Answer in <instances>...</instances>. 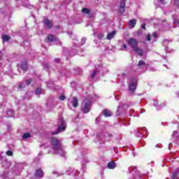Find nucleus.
I'll return each instance as SVG.
<instances>
[{
    "label": "nucleus",
    "mask_w": 179,
    "mask_h": 179,
    "mask_svg": "<svg viewBox=\"0 0 179 179\" xmlns=\"http://www.w3.org/2000/svg\"><path fill=\"white\" fill-rule=\"evenodd\" d=\"M145 65H146V63L145 62V61L139 60V62L138 63V66H143Z\"/></svg>",
    "instance_id": "20"
},
{
    "label": "nucleus",
    "mask_w": 179,
    "mask_h": 179,
    "mask_svg": "<svg viewBox=\"0 0 179 179\" xmlns=\"http://www.w3.org/2000/svg\"><path fill=\"white\" fill-rule=\"evenodd\" d=\"M107 166L108 169H110V170H113L115 167L117 166V164H115V162H114V161H111L108 163Z\"/></svg>",
    "instance_id": "17"
},
{
    "label": "nucleus",
    "mask_w": 179,
    "mask_h": 179,
    "mask_svg": "<svg viewBox=\"0 0 179 179\" xmlns=\"http://www.w3.org/2000/svg\"><path fill=\"white\" fill-rule=\"evenodd\" d=\"M178 24H179V21H178Z\"/></svg>",
    "instance_id": "40"
},
{
    "label": "nucleus",
    "mask_w": 179,
    "mask_h": 179,
    "mask_svg": "<svg viewBox=\"0 0 179 179\" xmlns=\"http://www.w3.org/2000/svg\"><path fill=\"white\" fill-rule=\"evenodd\" d=\"M43 23L45 24V26H46V27L49 28V29H52V21H51L50 19H45L43 21Z\"/></svg>",
    "instance_id": "10"
},
{
    "label": "nucleus",
    "mask_w": 179,
    "mask_h": 179,
    "mask_svg": "<svg viewBox=\"0 0 179 179\" xmlns=\"http://www.w3.org/2000/svg\"><path fill=\"white\" fill-rule=\"evenodd\" d=\"M83 41H84V43H86V38H83Z\"/></svg>",
    "instance_id": "39"
},
{
    "label": "nucleus",
    "mask_w": 179,
    "mask_h": 179,
    "mask_svg": "<svg viewBox=\"0 0 179 179\" xmlns=\"http://www.w3.org/2000/svg\"><path fill=\"white\" fill-rule=\"evenodd\" d=\"M21 69L23 72H27L29 70V64L27 63V60H23L21 62Z\"/></svg>",
    "instance_id": "7"
},
{
    "label": "nucleus",
    "mask_w": 179,
    "mask_h": 179,
    "mask_svg": "<svg viewBox=\"0 0 179 179\" xmlns=\"http://www.w3.org/2000/svg\"><path fill=\"white\" fill-rule=\"evenodd\" d=\"M23 87H24V86H23V84H20L18 85V89H23Z\"/></svg>",
    "instance_id": "32"
},
{
    "label": "nucleus",
    "mask_w": 179,
    "mask_h": 179,
    "mask_svg": "<svg viewBox=\"0 0 179 179\" xmlns=\"http://www.w3.org/2000/svg\"><path fill=\"white\" fill-rule=\"evenodd\" d=\"M91 107L92 103L90 101L85 102L82 110L83 113H84V114H87V113H90V110H92Z\"/></svg>",
    "instance_id": "3"
},
{
    "label": "nucleus",
    "mask_w": 179,
    "mask_h": 179,
    "mask_svg": "<svg viewBox=\"0 0 179 179\" xmlns=\"http://www.w3.org/2000/svg\"><path fill=\"white\" fill-rule=\"evenodd\" d=\"M36 94H41V88L38 87L35 91Z\"/></svg>",
    "instance_id": "22"
},
{
    "label": "nucleus",
    "mask_w": 179,
    "mask_h": 179,
    "mask_svg": "<svg viewBox=\"0 0 179 179\" xmlns=\"http://www.w3.org/2000/svg\"><path fill=\"white\" fill-rule=\"evenodd\" d=\"M136 86H138V79L136 78H131V83L129 85V90L134 93L136 90Z\"/></svg>",
    "instance_id": "2"
},
{
    "label": "nucleus",
    "mask_w": 179,
    "mask_h": 179,
    "mask_svg": "<svg viewBox=\"0 0 179 179\" xmlns=\"http://www.w3.org/2000/svg\"><path fill=\"white\" fill-rule=\"evenodd\" d=\"M102 115H103L105 118H108L109 117H113V113L108 109H103L102 110Z\"/></svg>",
    "instance_id": "9"
},
{
    "label": "nucleus",
    "mask_w": 179,
    "mask_h": 179,
    "mask_svg": "<svg viewBox=\"0 0 179 179\" xmlns=\"http://www.w3.org/2000/svg\"><path fill=\"white\" fill-rule=\"evenodd\" d=\"M1 38L3 40V43H6L8 41H10V40L12 38L8 34H3V35L1 36Z\"/></svg>",
    "instance_id": "16"
},
{
    "label": "nucleus",
    "mask_w": 179,
    "mask_h": 179,
    "mask_svg": "<svg viewBox=\"0 0 179 179\" xmlns=\"http://www.w3.org/2000/svg\"><path fill=\"white\" fill-rule=\"evenodd\" d=\"M179 178V174L178 173H173L171 179Z\"/></svg>",
    "instance_id": "21"
},
{
    "label": "nucleus",
    "mask_w": 179,
    "mask_h": 179,
    "mask_svg": "<svg viewBox=\"0 0 179 179\" xmlns=\"http://www.w3.org/2000/svg\"><path fill=\"white\" fill-rule=\"evenodd\" d=\"M66 128V124L65 123V121L61 120V124L58 127V131L52 132V135H57V134H59L61 131H65Z\"/></svg>",
    "instance_id": "4"
},
{
    "label": "nucleus",
    "mask_w": 179,
    "mask_h": 179,
    "mask_svg": "<svg viewBox=\"0 0 179 179\" xmlns=\"http://www.w3.org/2000/svg\"><path fill=\"white\" fill-rule=\"evenodd\" d=\"M45 67L47 69H50V65H48V64H45Z\"/></svg>",
    "instance_id": "36"
},
{
    "label": "nucleus",
    "mask_w": 179,
    "mask_h": 179,
    "mask_svg": "<svg viewBox=\"0 0 179 179\" xmlns=\"http://www.w3.org/2000/svg\"><path fill=\"white\" fill-rule=\"evenodd\" d=\"M97 75V70H94L93 73L91 74V78H94V76Z\"/></svg>",
    "instance_id": "23"
},
{
    "label": "nucleus",
    "mask_w": 179,
    "mask_h": 179,
    "mask_svg": "<svg viewBox=\"0 0 179 179\" xmlns=\"http://www.w3.org/2000/svg\"><path fill=\"white\" fill-rule=\"evenodd\" d=\"M34 176L37 178H43L44 177V171L41 169H36Z\"/></svg>",
    "instance_id": "8"
},
{
    "label": "nucleus",
    "mask_w": 179,
    "mask_h": 179,
    "mask_svg": "<svg viewBox=\"0 0 179 179\" xmlns=\"http://www.w3.org/2000/svg\"><path fill=\"white\" fill-rule=\"evenodd\" d=\"M81 12H83V13H85L86 15L90 14V10L87 8H82Z\"/></svg>",
    "instance_id": "18"
},
{
    "label": "nucleus",
    "mask_w": 179,
    "mask_h": 179,
    "mask_svg": "<svg viewBox=\"0 0 179 179\" xmlns=\"http://www.w3.org/2000/svg\"><path fill=\"white\" fill-rule=\"evenodd\" d=\"M127 43L129 45H130V47L132 48V50L138 47V41H136V39H135L134 38H129Z\"/></svg>",
    "instance_id": "5"
},
{
    "label": "nucleus",
    "mask_w": 179,
    "mask_h": 179,
    "mask_svg": "<svg viewBox=\"0 0 179 179\" xmlns=\"http://www.w3.org/2000/svg\"><path fill=\"white\" fill-rule=\"evenodd\" d=\"M60 28H61V27H59V25L55 26V29H57V30H59Z\"/></svg>",
    "instance_id": "35"
},
{
    "label": "nucleus",
    "mask_w": 179,
    "mask_h": 179,
    "mask_svg": "<svg viewBox=\"0 0 179 179\" xmlns=\"http://www.w3.org/2000/svg\"><path fill=\"white\" fill-rule=\"evenodd\" d=\"M176 5L179 8V0H174Z\"/></svg>",
    "instance_id": "31"
},
{
    "label": "nucleus",
    "mask_w": 179,
    "mask_h": 179,
    "mask_svg": "<svg viewBox=\"0 0 179 179\" xmlns=\"http://www.w3.org/2000/svg\"><path fill=\"white\" fill-rule=\"evenodd\" d=\"M31 82H33V79L30 78L29 80H26L27 85L29 86V85H31Z\"/></svg>",
    "instance_id": "24"
},
{
    "label": "nucleus",
    "mask_w": 179,
    "mask_h": 179,
    "mask_svg": "<svg viewBox=\"0 0 179 179\" xmlns=\"http://www.w3.org/2000/svg\"><path fill=\"white\" fill-rule=\"evenodd\" d=\"M150 40H152V38H150V34H148L147 35V41H150Z\"/></svg>",
    "instance_id": "28"
},
{
    "label": "nucleus",
    "mask_w": 179,
    "mask_h": 179,
    "mask_svg": "<svg viewBox=\"0 0 179 179\" xmlns=\"http://www.w3.org/2000/svg\"><path fill=\"white\" fill-rule=\"evenodd\" d=\"M71 104L73 107H74V108H76V107L79 106V100L78 99V98L73 97Z\"/></svg>",
    "instance_id": "12"
},
{
    "label": "nucleus",
    "mask_w": 179,
    "mask_h": 179,
    "mask_svg": "<svg viewBox=\"0 0 179 179\" xmlns=\"http://www.w3.org/2000/svg\"><path fill=\"white\" fill-rule=\"evenodd\" d=\"M65 99H66V97L65 96V95H62L59 97V100H60V101H64V100H65Z\"/></svg>",
    "instance_id": "25"
},
{
    "label": "nucleus",
    "mask_w": 179,
    "mask_h": 179,
    "mask_svg": "<svg viewBox=\"0 0 179 179\" xmlns=\"http://www.w3.org/2000/svg\"><path fill=\"white\" fill-rule=\"evenodd\" d=\"M51 143L53 150L57 152H58V150H62V143H61V140L55 137H52Z\"/></svg>",
    "instance_id": "1"
},
{
    "label": "nucleus",
    "mask_w": 179,
    "mask_h": 179,
    "mask_svg": "<svg viewBox=\"0 0 179 179\" xmlns=\"http://www.w3.org/2000/svg\"><path fill=\"white\" fill-rule=\"evenodd\" d=\"M115 34H117V31H113L108 33L106 36L107 40H111V38H114V37H115Z\"/></svg>",
    "instance_id": "15"
},
{
    "label": "nucleus",
    "mask_w": 179,
    "mask_h": 179,
    "mask_svg": "<svg viewBox=\"0 0 179 179\" xmlns=\"http://www.w3.org/2000/svg\"><path fill=\"white\" fill-rule=\"evenodd\" d=\"M128 26L131 29H134V27H135V26H136V19H131V20H129L128 22Z\"/></svg>",
    "instance_id": "14"
},
{
    "label": "nucleus",
    "mask_w": 179,
    "mask_h": 179,
    "mask_svg": "<svg viewBox=\"0 0 179 179\" xmlns=\"http://www.w3.org/2000/svg\"><path fill=\"white\" fill-rule=\"evenodd\" d=\"M141 33H142V31H141V29H139V30L137 31L138 36H139V34H141Z\"/></svg>",
    "instance_id": "37"
},
{
    "label": "nucleus",
    "mask_w": 179,
    "mask_h": 179,
    "mask_svg": "<svg viewBox=\"0 0 179 179\" xmlns=\"http://www.w3.org/2000/svg\"><path fill=\"white\" fill-rule=\"evenodd\" d=\"M133 50L134 51V52H136V54H138V55H140V57H142V55H143V50L141 48H139V47H138V46H136V48H134L133 49Z\"/></svg>",
    "instance_id": "11"
},
{
    "label": "nucleus",
    "mask_w": 179,
    "mask_h": 179,
    "mask_svg": "<svg viewBox=\"0 0 179 179\" xmlns=\"http://www.w3.org/2000/svg\"><path fill=\"white\" fill-rule=\"evenodd\" d=\"M31 135L30 134V133H25L22 136V139H29V138H31Z\"/></svg>",
    "instance_id": "19"
},
{
    "label": "nucleus",
    "mask_w": 179,
    "mask_h": 179,
    "mask_svg": "<svg viewBox=\"0 0 179 179\" xmlns=\"http://www.w3.org/2000/svg\"><path fill=\"white\" fill-rule=\"evenodd\" d=\"M123 48H124L125 50H127V48H128V46L127 45V44H123L122 45Z\"/></svg>",
    "instance_id": "34"
},
{
    "label": "nucleus",
    "mask_w": 179,
    "mask_h": 179,
    "mask_svg": "<svg viewBox=\"0 0 179 179\" xmlns=\"http://www.w3.org/2000/svg\"><path fill=\"white\" fill-rule=\"evenodd\" d=\"M98 38H99V40H101V38H104V34H101L98 36Z\"/></svg>",
    "instance_id": "27"
},
{
    "label": "nucleus",
    "mask_w": 179,
    "mask_h": 179,
    "mask_svg": "<svg viewBox=\"0 0 179 179\" xmlns=\"http://www.w3.org/2000/svg\"><path fill=\"white\" fill-rule=\"evenodd\" d=\"M152 36L153 37H155V38H156V37H157V34H156V32L152 33Z\"/></svg>",
    "instance_id": "33"
},
{
    "label": "nucleus",
    "mask_w": 179,
    "mask_h": 179,
    "mask_svg": "<svg viewBox=\"0 0 179 179\" xmlns=\"http://www.w3.org/2000/svg\"><path fill=\"white\" fill-rule=\"evenodd\" d=\"M57 40H58V38H57V36H55V35L53 34H49L48 36V41L50 43H52L54 41H57Z\"/></svg>",
    "instance_id": "13"
},
{
    "label": "nucleus",
    "mask_w": 179,
    "mask_h": 179,
    "mask_svg": "<svg viewBox=\"0 0 179 179\" xmlns=\"http://www.w3.org/2000/svg\"><path fill=\"white\" fill-rule=\"evenodd\" d=\"M164 1H166V0H159V1L161 2V3H163V5H164Z\"/></svg>",
    "instance_id": "38"
},
{
    "label": "nucleus",
    "mask_w": 179,
    "mask_h": 179,
    "mask_svg": "<svg viewBox=\"0 0 179 179\" xmlns=\"http://www.w3.org/2000/svg\"><path fill=\"white\" fill-rule=\"evenodd\" d=\"M59 61H61V59L59 58L55 59V62H56V64L59 63Z\"/></svg>",
    "instance_id": "30"
},
{
    "label": "nucleus",
    "mask_w": 179,
    "mask_h": 179,
    "mask_svg": "<svg viewBox=\"0 0 179 179\" xmlns=\"http://www.w3.org/2000/svg\"><path fill=\"white\" fill-rule=\"evenodd\" d=\"M126 2H127V0H120V6H119L118 12L121 15H122V13H125V3H126Z\"/></svg>",
    "instance_id": "6"
},
{
    "label": "nucleus",
    "mask_w": 179,
    "mask_h": 179,
    "mask_svg": "<svg viewBox=\"0 0 179 179\" xmlns=\"http://www.w3.org/2000/svg\"><path fill=\"white\" fill-rule=\"evenodd\" d=\"M141 29H143V30H146V24L143 23L141 26Z\"/></svg>",
    "instance_id": "29"
},
{
    "label": "nucleus",
    "mask_w": 179,
    "mask_h": 179,
    "mask_svg": "<svg viewBox=\"0 0 179 179\" xmlns=\"http://www.w3.org/2000/svg\"><path fill=\"white\" fill-rule=\"evenodd\" d=\"M6 155L7 156H13V152H12L11 150H8L6 152Z\"/></svg>",
    "instance_id": "26"
}]
</instances>
